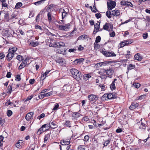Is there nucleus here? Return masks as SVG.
I'll list each match as a JSON object with an SVG mask.
<instances>
[{
	"label": "nucleus",
	"instance_id": "51",
	"mask_svg": "<svg viewBox=\"0 0 150 150\" xmlns=\"http://www.w3.org/2000/svg\"><path fill=\"white\" fill-rule=\"evenodd\" d=\"M78 150H85V148L83 146H80L78 147Z\"/></svg>",
	"mask_w": 150,
	"mask_h": 150
},
{
	"label": "nucleus",
	"instance_id": "40",
	"mask_svg": "<svg viewBox=\"0 0 150 150\" xmlns=\"http://www.w3.org/2000/svg\"><path fill=\"white\" fill-rule=\"evenodd\" d=\"M130 53V51H127V54H125V57L126 58L129 59L130 57L131 56Z\"/></svg>",
	"mask_w": 150,
	"mask_h": 150
},
{
	"label": "nucleus",
	"instance_id": "33",
	"mask_svg": "<svg viewBox=\"0 0 150 150\" xmlns=\"http://www.w3.org/2000/svg\"><path fill=\"white\" fill-rule=\"evenodd\" d=\"M91 77V76L90 74H85L83 76V78L84 79H85L86 80H88L89 78H90Z\"/></svg>",
	"mask_w": 150,
	"mask_h": 150
},
{
	"label": "nucleus",
	"instance_id": "24",
	"mask_svg": "<svg viewBox=\"0 0 150 150\" xmlns=\"http://www.w3.org/2000/svg\"><path fill=\"white\" fill-rule=\"evenodd\" d=\"M60 143L62 145H68L70 144V141L66 140H63L61 141Z\"/></svg>",
	"mask_w": 150,
	"mask_h": 150
},
{
	"label": "nucleus",
	"instance_id": "29",
	"mask_svg": "<svg viewBox=\"0 0 150 150\" xmlns=\"http://www.w3.org/2000/svg\"><path fill=\"white\" fill-rule=\"evenodd\" d=\"M106 16L109 18H110L112 17V12L109 11H107L106 13Z\"/></svg>",
	"mask_w": 150,
	"mask_h": 150
},
{
	"label": "nucleus",
	"instance_id": "27",
	"mask_svg": "<svg viewBox=\"0 0 150 150\" xmlns=\"http://www.w3.org/2000/svg\"><path fill=\"white\" fill-rule=\"evenodd\" d=\"M57 62L59 64L62 65L65 64L66 62L64 59H58L57 61Z\"/></svg>",
	"mask_w": 150,
	"mask_h": 150
},
{
	"label": "nucleus",
	"instance_id": "13",
	"mask_svg": "<svg viewBox=\"0 0 150 150\" xmlns=\"http://www.w3.org/2000/svg\"><path fill=\"white\" fill-rule=\"evenodd\" d=\"M81 115L80 113L78 112H74L72 114V119L74 121L77 120V119Z\"/></svg>",
	"mask_w": 150,
	"mask_h": 150
},
{
	"label": "nucleus",
	"instance_id": "7",
	"mask_svg": "<svg viewBox=\"0 0 150 150\" xmlns=\"http://www.w3.org/2000/svg\"><path fill=\"white\" fill-rule=\"evenodd\" d=\"M103 71L104 72V73H106V74L109 75V76L108 77L110 78H111L112 76H111L114 73V71L112 69H111L110 68H109V69H103Z\"/></svg>",
	"mask_w": 150,
	"mask_h": 150
},
{
	"label": "nucleus",
	"instance_id": "22",
	"mask_svg": "<svg viewBox=\"0 0 150 150\" xmlns=\"http://www.w3.org/2000/svg\"><path fill=\"white\" fill-rule=\"evenodd\" d=\"M89 37L86 35H83L79 36L78 39V40H84L85 39L88 38Z\"/></svg>",
	"mask_w": 150,
	"mask_h": 150
},
{
	"label": "nucleus",
	"instance_id": "35",
	"mask_svg": "<svg viewBox=\"0 0 150 150\" xmlns=\"http://www.w3.org/2000/svg\"><path fill=\"white\" fill-rule=\"evenodd\" d=\"M22 5V4L21 2H18L15 6V8L17 9L20 8Z\"/></svg>",
	"mask_w": 150,
	"mask_h": 150
},
{
	"label": "nucleus",
	"instance_id": "18",
	"mask_svg": "<svg viewBox=\"0 0 150 150\" xmlns=\"http://www.w3.org/2000/svg\"><path fill=\"white\" fill-rule=\"evenodd\" d=\"M139 105L138 103L132 102L131 105L129 107V108L130 110H133L137 107Z\"/></svg>",
	"mask_w": 150,
	"mask_h": 150
},
{
	"label": "nucleus",
	"instance_id": "32",
	"mask_svg": "<svg viewBox=\"0 0 150 150\" xmlns=\"http://www.w3.org/2000/svg\"><path fill=\"white\" fill-rule=\"evenodd\" d=\"M110 141V139H108V140H105L104 142L103 143V144L104 145V146H107L109 144Z\"/></svg>",
	"mask_w": 150,
	"mask_h": 150
},
{
	"label": "nucleus",
	"instance_id": "12",
	"mask_svg": "<svg viewBox=\"0 0 150 150\" xmlns=\"http://www.w3.org/2000/svg\"><path fill=\"white\" fill-rule=\"evenodd\" d=\"M34 113L33 112H28L26 115L25 118L28 121H29L30 120L33 118Z\"/></svg>",
	"mask_w": 150,
	"mask_h": 150
},
{
	"label": "nucleus",
	"instance_id": "2",
	"mask_svg": "<svg viewBox=\"0 0 150 150\" xmlns=\"http://www.w3.org/2000/svg\"><path fill=\"white\" fill-rule=\"evenodd\" d=\"M101 52L106 57H113L116 56V54L112 51H106L102 50Z\"/></svg>",
	"mask_w": 150,
	"mask_h": 150
},
{
	"label": "nucleus",
	"instance_id": "36",
	"mask_svg": "<svg viewBox=\"0 0 150 150\" xmlns=\"http://www.w3.org/2000/svg\"><path fill=\"white\" fill-rule=\"evenodd\" d=\"M48 19L51 21L52 20V15L51 13L50 12H48L47 14Z\"/></svg>",
	"mask_w": 150,
	"mask_h": 150
},
{
	"label": "nucleus",
	"instance_id": "54",
	"mask_svg": "<svg viewBox=\"0 0 150 150\" xmlns=\"http://www.w3.org/2000/svg\"><path fill=\"white\" fill-rule=\"evenodd\" d=\"M21 78L20 76L19 75H17L16 77V80H17L18 81H20L21 80Z\"/></svg>",
	"mask_w": 150,
	"mask_h": 150
},
{
	"label": "nucleus",
	"instance_id": "30",
	"mask_svg": "<svg viewBox=\"0 0 150 150\" xmlns=\"http://www.w3.org/2000/svg\"><path fill=\"white\" fill-rule=\"evenodd\" d=\"M135 67V65L131 64H130L128 66L127 69L128 70H131L132 69H134Z\"/></svg>",
	"mask_w": 150,
	"mask_h": 150
},
{
	"label": "nucleus",
	"instance_id": "60",
	"mask_svg": "<svg viewBox=\"0 0 150 150\" xmlns=\"http://www.w3.org/2000/svg\"><path fill=\"white\" fill-rule=\"evenodd\" d=\"M120 47H124L126 45L125 41L120 43Z\"/></svg>",
	"mask_w": 150,
	"mask_h": 150
},
{
	"label": "nucleus",
	"instance_id": "37",
	"mask_svg": "<svg viewBox=\"0 0 150 150\" xmlns=\"http://www.w3.org/2000/svg\"><path fill=\"white\" fill-rule=\"evenodd\" d=\"M52 91L49 92L48 93H45L44 94H44V97H48L49 96H50L52 95Z\"/></svg>",
	"mask_w": 150,
	"mask_h": 150
},
{
	"label": "nucleus",
	"instance_id": "47",
	"mask_svg": "<svg viewBox=\"0 0 150 150\" xmlns=\"http://www.w3.org/2000/svg\"><path fill=\"white\" fill-rule=\"evenodd\" d=\"M142 36L144 39H146L148 36V34L147 33H144L143 34Z\"/></svg>",
	"mask_w": 150,
	"mask_h": 150
},
{
	"label": "nucleus",
	"instance_id": "39",
	"mask_svg": "<svg viewBox=\"0 0 150 150\" xmlns=\"http://www.w3.org/2000/svg\"><path fill=\"white\" fill-rule=\"evenodd\" d=\"M146 97V95L144 94L139 96L137 98V100H142L144 98Z\"/></svg>",
	"mask_w": 150,
	"mask_h": 150
},
{
	"label": "nucleus",
	"instance_id": "8",
	"mask_svg": "<svg viewBox=\"0 0 150 150\" xmlns=\"http://www.w3.org/2000/svg\"><path fill=\"white\" fill-rule=\"evenodd\" d=\"M52 46L55 47H61L65 46V44L62 42H57L54 43Z\"/></svg>",
	"mask_w": 150,
	"mask_h": 150
},
{
	"label": "nucleus",
	"instance_id": "17",
	"mask_svg": "<svg viewBox=\"0 0 150 150\" xmlns=\"http://www.w3.org/2000/svg\"><path fill=\"white\" fill-rule=\"evenodd\" d=\"M112 15L114 16H118L120 14V12L119 10H115L112 11Z\"/></svg>",
	"mask_w": 150,
	"mask_h": 150
},
{
	"label": "nucleus",
	"instance_id": "58",
	"mask_svg": "<svg viewBox=\"0 0 150 150\" xmlns=\"http://www.w3.org/2000/svg\"><path fill=\"white\" fill-rule=\"evenodd\" d=\"M4 122V120L2 118L0 117V124L1 125H3Z\"/></svg>",
	"mask_w": 150,
	"mask_h": 150
},
{
	"label": "nucleus",
	"instance_id": "49",
	"mask_svg": "<svg viewBox=\"0 0 150 150\" xmlns=\"http://www.w3.org/2000/svg\"><path fill=\"white\" fill-rule=\"evenodd\" d=\"M16 59L19 61H20L21 60L22 61L23 60L22 57L20 55H18L16 57Z\"/></svg>",
	"mask_w": 150,
	"mask_h": 150
},
{
	"label": "nucleus",
	"instance_id": "57",
	"mask_svg": "<svg viewBox=\"0 0 150 150\" xmlns=\"http://www.w3.org/2000/svg\"><path fill=\"white\" fill-rule=\"evenodd\" d=\"M35 81V80L34 79H31L29 81V83L31 84H33Z\"/></svg>",
	"mask_w": 150,
	"mask_h": 150
},
{
	"label": "nucleus",
	"instance_id": "9",
	"mask_svg": "<svg viewBox=\"0 0 150 150\" xmlns=\"http://www.w3.org/2000/svg\"><path fill=\"white\" fill-rule=\"evenodd\" d=\"M109 63L108 61H105L103 62L98 63L95 64V66L98 68L100 67H104L107 65Z\"/></svg>",
	"mask_w": 150,
	"mask_h": 150
},
{
	"label": "nucleus",
	"instance_id": "3",
	"mask_svg": "<svg viewBox=\"0 0 150 150\" xmlns=\"http://www.w3.org/2000/svg\"><path fill=\"white\" fill-rule=\"evenodd\" d=\"M88 97L90 102L92 103L96 102L98 99L96 96L93 94L90 95Z\"/></svg>",
	"mask_w": 150,
	"mask_h": 150
},
{
	"label": "nucleus",
	"instance_id": "38",
	"mask_svg": "<svg viewBox=\"0 0 150 150\" xmlns=\"http://www.w3.org/2000/svg\"><path fill=\"white\" fill-rule=\"evenodd\" d=\"M101 38L99 36H98L96 38L95 40V42L97 43L100 42V41Z\"/></svg>",
	"mask_w": 150,
	"mask_h": 150
},
{
	"label": "nucleus",
	"instance_id": "62",
	"mask_svg": "<svg viewBox=\"0 0 150 150\" xmlns=\"http://www.w3.org/2000/svg\"><path fill=\"white\" fill-rule=\"evenodd\" d=\"M5 57V55L3 53H0V59H1Z\"/></svg>",
	"mask_w": 150,
	"mask_h": 150
},
{
	"label": "nucleus",
	"instance_id": "25",
	"mask_svg": "<svg viewBox=\"0 0 150 150\" xmlns=\"http://www.w3.org/2000/svg\"><path fill=\"white\" fill-rule=\"evenodd\" d=\"M39 44V43L37 42H31L30 43V45L32 47H35L38 46Z\"/></svg>",
	"mask_w": 150,
	"mask_h": 150
},
{
	"label": "nucleus",
	"instance_id": "64",
	"mask_svg": "<svg viewBox=\"0 0 150 150\" xmlns=\"http://www.w3.org/2000/svg\"><path fill=\"white\" fill-rule=\"evenodd\" d=\"M97 11V9L95 6H93V8H92V11L96 13Z\"/></svg>",
	"mask_w": 150,
	"mask_h": 150
},
{
	"label": "nucleus",
	"instance_id": "28",
	"mask_svg": "<svg viewBox=\"0 0 150 150\" xmlns=\"http://www.w3.org/2000/svg\"><path fill=\"white\" fill-rule=\"evenodd\" d=\"M108 98L109 99H114L116 98V97L115 96H114L112 93H110L108 94Z\"/></svg>",
	"mask_w": 150,
	"mask_h": 150
},
{
	"label": "nucleus",
	"instance_id": "42",
	"mask_svg": "<svg viewBox=\"0 0 150 150\" xmlns=\"http://www.w3.org/2000/svg\"><path fill=\"white\" fill-rule=\"evenodd\" d=\"M65 125L69 127H71L70 122L68 121H66L65 123Z\"/></svg>",
	"mask_w": 150,
	"mask_h": 150
},
{
	"label": "nucleus",
	"instance_id": "16",
	"mask_svg": "<svg viewBox=\"0 0 150 150\" xmlns=\"http://www.w3.org/2000/svg\"><path fill=\"white\" fill-rule=\"evenodd\" d=\"M84 60L83 58L77 59L75 60L73 63L74 64H80L81 63L83 62Z\"/></svg>",
	"mask_w": 150,
	"mask_h": 150
},
{
	"label": "nucleus",
	"instance_id": "6",
	"mask_svg": "<svg viewBox=\"0 0 150 150\" xmlns=\"http://www.w3.org/2000/svg\"><path fill=\"white\" fill-rule=\"evenodd\" d=\"M107 5L108 9L109 10H111L112 9L115 7L116 6V2L115 1L107 2Z\"/></svg>",
	"mask_w": 150,
	"mask_h": 150
},
{
	"label": "nucleus",
	"instance_id": "15",
	"mask_svg": "<svg viewBox=\"0 0 150 150\" xmlns=\"http://www.w3.org/2000/svg\"><path fill=\"white\" fill-rule=\"evenodd\" d=\"M8 52V54H7L6 58L8 61H10L14 57V54L10 51Z\"/></svg>",
	"mask_w": 150,
	"mask_h": 150
},
{
	"label": "nucleus",
	"instance_id": "43",
	"mask_svg": "<svg viewBox=\"0 0 150 150\" xmlns=\"http://www.w3.org/2000/svg\"><path fill=\"white\" fill-rule=\"evenodd\" d=\"M59 105L58 103H56L54 107L52 109L53 110H57L59 107Z\"/></svg>",
	"mask_w": 150,
	"mask_h": 150
},
{
	"label": "nucleus",
	"instance_id": "34",
	"mask_svg": "<svg viewBox=\"0 0 150 150\" xmlns=\"http://www.w3.org/2000/svg\"><path fill=\"white\" fill-rule=\"evenodd\" d=\"M133 41L132 40H126L125 41V42L126 45L131 44L133 42Z\"/></svg>",
	"mask_w": 150,
	"mask_h": 150
},
{
	"label": "nucleus",
	"instance_id": "19",
	"mask_svg": "<svg viewBox=\"0 0 150 150\" xmlns=\"http://www.w3.org/2000/svg\"><path fill=\"white\" fill-rule=\"evenodd\" d=\"M117 80L116 79H114V80L112 81V83L110 85V88L112 90H113L115 89V81Z\"/></svg>",
	"mask_w": 150,
	"mask_h": 150
},
{
	"label": "nucleus",
	"instance_id": "1",
	"mask_svg": "<svg viewBox=\"0 0 150 150\" xmlns=\"http://www.w3.org/2000/svg\"><path fill=\"white\" fill-rule=\"evenodd\" d=\"M70 71L72 74V77L76 80L79 81L81 78V72L75 68H72L70 69Z\"/></svg>",
	"mask_w": 150,
	"mask_h": 150
},
{
	"label": "nucleus",
	"instance_id": "63",
	"mask_svg": "<svg viewBox=\"0 0 150 150\" xmlns=\"http://www.w3.org/2000/svg\"><path fill=\"white\" fill-rule=\"evenodd\" d=\"M76 50V48H73L69 49L68 51L70 52H74Z\"/></svg>",
	"mask_w": 150,
	"mask_h": 150
},
{
	"label": "nucleus",
	"instance_id": "44",
	"mask_svg": "<svg viewBox=\"0 0 150 150\" xmlns=\"http://www.w3.org/2000/svg\"><path fill=\"white\" fill-rule=\"evenodd\" d=\"M44 0H40L37 2H35L34 4L36 5H38L39 4H40L42 2L44 1Z\"/></svg>",
	"mask_w": 150,
	"mask_h": 150
},
{
	"label": "nucleus",
	"instance_id": "4",
	"mask_svg": "<svg viewBox=\"0 0 150 150\" xmlns=\"http://www.w3.org/2000/svg\"><path fill=\"white\" fill-rule=\"evenodd\" d=\"M70 25L69 23L66 24L65 25H58L57 27L58 29L60 30L67 31V30L69 28V26Z\"/></svg>",
	"mask_w": 150,
	"mask_h": 150
},
{
	"label": "nucleus",
	"instance_id": "56",
	"mask_svg": "<svg viewBox=\"0 0 150 150\" xmlns=\"http://www.w3.org/2000/svg\"><path fill=\"white\" fill-rule=\"evenodd\" d=\"M33 97V96H29L25 100V101L24 102L25 103V102L29 100H31Z\"/></svg>",
	"mask_w": 150,
	"mask_h": 150
},
{
	"label": "nucleus",
	"instance_id": "23",
	"mask_svg": "<svg viewBox=\"0 0 150 150\" xmlns=\"http://www.w3.org/2000/svg\"><path fill=\"white\" fill-rule=\"evenodd\" d=\"M103 28L105 30L109 31V23H106L103 25Z\"/></svg>",
	"mask_w": 150,
	"mask_h": 150
},
{
	"label": "nucleus",
	"instance_id": "11",
	"mask_svg": "<svg viewBox=\"0 0 150 150\" xmlns=\"http://www.w3.org/2000/svg\"><path fill=\"white\" fill-rule=\"evenodd\" d=\"M72 86L70 85L66 84L64 85L63 89L65 91H67V93H69L71 91Z\"/></svg>",
	"mask_w": 150,
	"mask_h": 150
},
{
	"label": "nucleus",
	"instance_id": "5",
	"mask_svg": "<svg viewBox=\"0 0 150 150\" xmlns=\"http://www.w3.org/2000/svg\"><path fill=\"white\" fill-rule=\"evenodd\" d=\"M142 118L140 121L137 122V124L139 126V128L143 130H145L147 125L142 121Z\"/></svg>",
	"mask_w": 150,
	"mask_h": 150
},
{
	"label": "nucleus",
	"instance_id": "31",
	"mask_svg": "<svg viewBox=\"0 0 150 150\" xmlns=\"http://www.w3.org/2000/svg\"><path fill=\"white\" fill-rule=\"evenodd\" d=\"M17 50V48L16 47H13V48H10L8 50V51H10L13 54L14 52L16 51Z\"/></svg>",
	"mask_w": 150,
	"mask_h": 150
},
{
	"label": "nucleus",
	"instance_id": "61",
	"mask_svg": "<svg viewBox=\"0 0 150 150\" xmlns=\"http://www.w3.org/2000/svg\"><path fill=\"white\" fill-rule=\"evenodd\" d=\"M95 16L97 18H99L101 17V14L98 13L95 14Z\"/></svg>",
	"mask_w": 150,
	"mask_h": 150
},
{
	"label": "nucleus",
	"instance_id": "52",
	"mask_svg": "<svg viewBox=\"0 0 150 150\" xmlns=\"http://www.w3.org/2000/svg\"><path fill=\"white\" fill-rule=\"evenodd\" d=\"M20 141H21V140H19L16 144V146L18 148H20L21 147V146H20Z\"/></svg>",
	"mask_w": 150,
	"mask_h": 150
},
{
	"label": "nucleus",
	"instance_id": "50",
	"mask_svg": "<svg viewBox=\"0 0 150 150\" xmlns=\"http://www.w3.org/2000/svg\"><path fill=\"white\" fill-rule=\"evenodd\" d=\"M127 1L123 0L120 3L122 5H127Z\"/></svg>",
	"mask_w": 150,
	"mask_h": 150
},
{
	"label": "nucleus",
	"instance_id": "10",
	"mask_svg": "<svg viewBox=\"0 0 150 150\" xmlns=\"http://www.w3.org/2000/svg\"><path fill=\"white\" fill-rule=\"evenodd\" d=\"M100 24V22H97L94 25V30L93 32V34H96L99 31L102 30H99Z\"/></svg>",
	"mask_w": 150,
	"mask_h": 150
},
{
	"label": "nucleus",
	"instance_id": "55",
	"mask_svg": "<svg viewBox=\"0 0 150 150\" xmlns=\"http://www.w3.org/2000/svg\"><path fill=\"white\" fill-rule=\"evenodd\" d=\"M67 14V12H62V18L63 19L66 16Z\"/></svg>",
	"mask_w": 150,
	"mask_h": 150
},
{
	"label": "nucleus",
	"instance_id": "53",
	"mask_svg": "<svg viewBox=\"0 0 150 150\" xmlns=\"http://www.w3.org/2000/svg\"><path fill=\"white\" fill-rule=\"evenodd\" d=\"M12 88L11 86H9L8 87L7 92L11 93V92Z\"/></svg>",
	"mask_w": 150,
	"mask_h": 150
},
{
	"label": "nucleus",
	"instance_id": "20",
	"mask_svg": "<svg viewBox=\"0 0 150 150\" xmlns=\"http://www.w3.org/2000/svg\"><path fill=\"white\" fill-rule=\"evenodd\" d=\"M50 124L51 126V128L52 129H55L57 127V122L54 121H51Z\"/></svg>",
	"mask_w": 150,
	"mask_h": 150
},
{
	"label": "nucleus",
	"instance_id": "41",
	"mask_svg": "<svg viewBox=\"0 0 150 150\" xmlns=\"http://www.w3.org/2000/svg\"><path fill=\"white\" fill-rule=\"evenodd\" d=\"M110 37H114L115 35V33L113 30H112L111 33H110Z\"/></svg>",
	"mask_w": 150,
	"mask_h": 150
},
{
	"label": "nucleus",
	"instance_id": "26",
	"mask_svg": "<svg viewBox=\"0 0 150 150\" xmlns=\"http://www.w3.org/2000/svg\"><path fill=\"white\" fill-rule=\"evenodd\" d=\"M135 60H141L142 59V58L138 53L136 54L134 56Z\"/></svg>",
	"mask_w": 150,
	"mask_h": 150
},
{
	"label": "nucleus",
	"instance_id": "46",
	"mask_svg": "<svg viewBox=\"0 0 150 150\" xmlns=\"http://www.w3.org/2000/svg\"><path fill=\"white\" fill-rule=\"evenodd\" d=\"M45 116V114L44 113H42L40 116H38L37 118L39 120H40L42 118L44 117Z\"/></svg>",
	"mask_w": 150,
	"mask_h": 150
},
{
	"label": "nucleus",
	"instance_id": "21",
	"mask_svg": "<svg viewBox=\"0 0 150 150\" xmlns=\"http://www.w3.org/2000/svg\"><path fill=\"white\" fill-rule=\"evenodd\" d=\"M45 125H43L41 127H40L37 132V134H40L41 133L44 132L45 130H44L43 129V128H44Z\"/></svg>",
	"mask_w": 150,
	"mask_h": 150
},
{
	"label": "nucleus",
	"instance_id": "45",
	"mask_svg": "<svg viewBox=\"0 0 150 150\" xmlns=\"http://www.w3.org/2000/svg\"><path fill=\"white\" fill-rule=\"evenodd\" d=\"M12 114V112L11 110H8L7 111V115L8 116L10 117L11 115Z\"/></svg>",
	"mask_w": 150,
	"mask_h": 150
},
{
	"label": "nucleus",
	"instance_id": "59",
	"mask_svg": "<svg viewBox=\"0 0 150 150\" xmlns=\"http://www.w3.org/2000/svg\"><path fill=\"white\" fill-rule=\"evenodd\" d=\"M133 85L134 86H135L136 88H138L139 87L140 85L139 83H134Z\"/></svg>",
	"mask_w": 150,
	"mask_h": 150
},
{
	"label": "nucleus",
	"instance_id": "14",
	"mask_svg": "<svg viewBox=\"0 0 150 150\" xmlns=\"http://www.w3.org/2000/svg\"><path fill=\"white\" fill-rule=\"evenodd\" d=\"M28 60H27V59H26L23 62L22 61V63L18 67L19 69H21L25 67L27 63V61Z\"/></svg>",
	"mask_w": 150,
	"mask_h": 150
},
{
	"label": "nucleus",
	"instance_id": "48",
	"mask_svg": "<svg viewBox=\"0 0 150 150\" xmlns=\"http://www.w3.org/2000/svg\"><path fill=\"white\" fill-rule=\"evenodd\" d=\"M89 138V137L88 135L85 136L83 140L85 142L88 141Z\"/></svg>",
	"mask_w": 150,
	"mask_h": 150
}]
</instances>
